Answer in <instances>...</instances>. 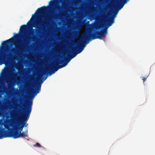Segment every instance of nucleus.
Listing matches in <instances>:
<instances>
[{
    "mask_svg": "<svg viewBox=\"0 0 155 155\" xmlns=\"http://www.w3.org/2000/svg\"><path fill=\"white\" fill-rule=\"evenodd\" d=\"M35 30L32 29L31 33L32 38H27L24 40L23 44L19 45L18 46H15V48H13L9 53L7 54L8 52V50L9 47V44L13 43L15 39L18 38L19 35L15 34V35L11 38L3 41L2 44V47L1 50L0 49V65L3 64H8L11 58L14 57V55L16 57L17 56H19L21 55L25 51V48L28 45L31 39L33 41L36 40V35L35 34Z\"/></svg>",
    "mask_w": 155,
    "mask_h": 155,
    "instance_id": "obj_1",
    "label": "nucleus"
},
{
    "mask_svg": "<svg viewBox=\"0 0 155 155\" xmlns=\"http://www.w3.org/2000/svg\"><path fill=\"white\" fill-rule=\"evenodd\" d=\"M32 101H29L27 103L21 115L22 120L19 121L18 118V114H14L13 119H11L10 126L12 127V130L10 131L18 130L21 132L25 126H27L28 124L26 121L28 120L32 110Z\"/></svg>",
    "mask_w": 155,
    "mask_h": 155,
    "instance_id": "obj_2",
    "label": "nucleus"
},
{
    "mask_svg": "<svg viewBox=\"0 0 155 155\" xmlns=\"http://www.w3.org/2000/svg\"><path fill=\"white\" fill-rule=\"evenodd\" d=\"M99 28L97 25L94 24L93 28L89 29L87 32L84 33L82 35L87 42H89V41L91 40L97 38L102 39V36L107 33V29H104L101 31L97 30Z\"/></svg>",
    "mask_w": 155,
    "mask_h": 155,
    "instance_id": "obj_3",
    "label": "nucleus"
},
{
    "mask_svg": "<svg viewBox=\"0 0 155 155\" xmlns=\"http://www.w3.org/2000/svg\"><path fill=\"white\" fill-rule=\"evenodd\" d=\"M89 42H87L82 35L81 39L79 40L77 42H74L75 47L71 49L72 52H69L68 53H71L72 54L70 55L73 58L78 54L81 53L84 49L86 45L88 44Z\"/></svg>",
    "mask_w": 155,
    "mask_h": 155,
    "instance_id": "obj_4",
    "label": "nucleus"
},
{
    "mask_svg": "<svg viewBox=\"0 0 155 155\" xmlns=\"http://www.w3.org/2000/svg\"><path fill=\"white\" fill-rule=\"evenodd\" d=\"M59 15L58 14H55L53 12L51 13V15L48 18L46 21H44L42 23L39 21L36 24L37 29L36 31L37 34H38L41 32L43 29L46 28V27L48 26L51 23L53 22L55 20H57L59 18Z\"/></svg>",
    "mask_w": 155,
    "mask_h": 155,
    "instance_id": "obj_5",
    "label": "nucleus"
},
{
    "mask_svg": "<svg viewBox=\"0 0 155 155\" xmlns=\"http://www.w3.org/2000/svg\"><path fill=\"white\" fill-rule=\"evenodd\" d=\"M28 132L27 130L22 132L16 130L14 131H8L7 130V132L5 133V137H11L14 139L20 137H25L28 136Z\"/></svg>",
    "mask_w": 155,
    "mask_h": 155,
    "instance_id": "obj_6",
    "label": "nucleus"
},
{
    "mask_svg": "<svg viewBox=\"0 0 155 155\" xmlns=\"http://www.w3.org/2000/svg\"><path fill=\"white\" fill-rule=\"evenodd\" d=\"M3 70V72L2 74V76L5 79L7 83L10 80L9 76L11 77V79L13 80L16 79L18 77V72H15L14 73H13L15 71L14 69H13L11 72L12 73L11 74L9 73L10 72L8 68H7Z\"/></svg>",
    "mask_w": 155,
    "mask_h": 155,
    "instance_id": "obj_7",
    "label": "nucleus"
},
{
    "mask_svg": "<svg viewBox=\"0 0 155 155\" xmlns=\"http://www.w3.org/2000/svg\"><path fill=\"white\" fill-rule=\"evenodd\" d=\"M127 2V1L126 0H124L123 2L122 3L121 2L117 3V10H116V12L114 13L115 15H116L118 11L120 10L124 6V4ZM114 15L113 16H112L108 20H107V25L108 27H109L111 26L112 24L114 22V18L115 17Z\"/></svg>",
    "mask_w": 155,
    "mask_h": 155,
    "instance_id": "obj_8",
    "label": "nucleus"
},
{
    "mask_svg": "<svg viewBox=\"0 0 155 155\" xmlns=\"http://www.w3.org/2000/svg\"><path fill=\"white\" fill-rule=\"evenodd\" d=\"M56 71L52 67L47 68H45L44 71H43L40 74H39V77L40 78H42L45 74H49L50 76L54 74Z\"/></svg>",
    "mask_w": 155,
    "mask_h": 155,
    "instance_id": "obj_9",
    "label": "nucleus"
},
{
    "mask_svg": "<svg viewBox=\"0 0 155 155\" xmlns=\"http://www.w3.org/2000/svg\"><path fill=\"white\" fill-rule=\"evenodd\" d=\"M72 58L70 55H68V58H66L64 59L59 60V61H57V63L58 64L63 63L62 65L64 67L68 64V63Z\"/></svg>",
    "mask_w": 155,
    "mask_h": 155,
    "instance_id": "obj_10",
    "label": "nucleus"
},
{
    "mask_svg": "<svg viewBox=\"0 0 155 155\" xmlns=\"http://www.w3.org/2000/svg\"><path fill=\"white\" fill-rule=\"evenodd\" d=\"M58 61L59 60H57L56 61V63H53L52 64V67L53 68L55 71H57L59 69L62 68L64 67L62 64L58 65L59 64H58L57 63V61Z\"/></svg>",
    "mask_w": 155,
    "mask_h": 155,
    "instance_id": "obj_11",
    "label": "nucleus"
},
{
    "mask_svg": "<svg viewBox=\"0 0 155 155\" xmlns=\"http://www.w3.org/2000/svg\"><path fill=\"white\" fill-rule=\"evenodd\" d=\"M41 84H38L36 87L35 90H33V93L34 95L35 96L37 94L39 93L40 91L41 90Z\"/></svg>",
    "mask_w": 155,
    "mask_h": 155,
    "instance_id": "obj_12",
    "label": "nucleus"
},
{
    "mask_svg": "<svg viewBox=\"0 0 155 155\" xmlns=\"http://www.w3.org/2000/svg\"><path fill=\"white\" fill-rule=\"evenodd\" d=\"M7 132V130H5L4 128L0 126V139L5 137V133Z\"/></svg>",
    "mask_w": 155,
    "mask_h": 155,
    "instance_id": "obj_13",
    "label": "nucleus"
},
{
    "mask_svg": "<svg viewBox=\"0 0 155 155\" xmlns=\"http://www.w3.org/2000/svg\"><path fill=\"white\" fill-rule=\"evenodd\" d=\"M27 28V26L26 25H22L20 27L19 33L20 32L21 33H24L26 31Z\"/></svg>",
    "mask_w": 155,
    "mask_h": 155,
    "instance_id": "obj_14",
    "label": "nucleus"
},
{
    "mask_svg": "<svg viewBox=\"0 0 155 155\" xmlns=\"http://www.w3.org/2000/svg\"><path fill=\"white\" fill-rule=\"evenodd\" d=\"M2 88L3 90H4L6 89V87L4 83L1 84Z\"/></svg>",
    "mask_w": 155,
    "mask_h": 155,
    "instance_id": "obj_15",
    "label": "nucleus"
},
{
    "mask_svg": "<svg viewBox=\"0 0 155 155\" xmlns=\"http://www.w3.org/2000/svg\"><path fill=\"white\" fill-rule=\"evenodd\" d=\"M33 146L34 147H41V145L38 143H37L33 145Z\"/></svg>",
    "mask_w": 155,
    "mask_h": 155,
    "instance_id": "obj_16",
    "label": "nucleus"
},
{
    "mask_svg": "<svg viewBox=\"0 0 155 155\" xmlns=\"http://www.w3.org/2000/svg\"><path fill=\"white\" fill-rule=\"evenodd\" d=\"M47 78V76L46 75L45 77H44L42 79V81H41V83H42L44 81H45Z\"/></svg>",
    "mask_w": 155,
    "mask_h": 155,
    "instance_id": "obj_17",
    "label": "nucleus"
},
{
    "mask_svg": "<svg viewBox=\"0 0 155 155\" xmlns=\"http://www.w3.org/2000/svg\"><path fill=\"white\" fill-rule=\"evenodd\" d=\"M33 22V21L32 20H30L27 23V25H28V23H30V24H32Z\"/></svg>",
    "mask_w": 155,
    "mask_h": 155,
    "instance_id": "obj_18",
    "label": "nucleus"
},
{
    "mask_svg": "<svg viewBox=\"0 0 155 155\" xmlns=\"http://www.w3.org/2000/svg\"><path fill=\"white\" fill-rule=\"evenodd\" d=\"M4 127L5 128L8 129L9 126L5 124L4 125Z\"/></svg>",
    "mask_w": 155,
    "mask_h": 155,
    "instance_id": "obj_19",
    "label": "nucleus"
},
{
    "mask_svg": "<svg viewBox=\"0 0 155 155\" xmlns=\"http://www.w3.org/2000/svg\"><path fill=\"white\" fill-rule=\"evenodd\" d=\"M80 9L81 11H83V5L81 7L79 8Z\"/></svg>",
    "mask_w": 155,
    "mask_h": 155,
    "instance_id": "obj_20",
    "label": "nucleus"
},
{
    "mask_svg": "<svg viewBox=\"0 0 155 155\" xmlns=\"http://www.w3.org/2000/svg\"><path fill=\"white\" fill-rule=\"evenodd\" d=\"M141 78H142V80L143 81H145V80L146 79V78H145L144 77H142Z\"/></svg>",
    "mask_w": 155,
    "mask_h": 155,
    "instance_id": "obj_21",
    "label": "nucleus"
},
{
    "mask_svg": "<svg viewBox=\"0 0 155 155\" xmlns=\"http://www.w3.org/2000/svg\"><path fill=\"white\" fill-rule=\"evenodd\" d=\"M8 86L9 87H11L12 86V84H8Z\"/></svg>",
    "mask_w": 155,
    "mask_h": 155,
    "instance_id": "obj_22",
    "label": "nucleus"
},
{
    "mask_svg": "<svg viewBox=\"0 0 155 155\" xmlns=\"http://www.w3.org/2000/svg\"><path fill=\"white\" fill-rule=\"evenodd\" d=\"M20 104H19L18 105V106L19 107L20 109H21V108H22V107L21 106H20Z\"/></svg>",
    "mask_w": 155,
    "mask_h": 155,
    "instance_id": "obj_23",
    "label": "nucleus"
},
{
    "mask_svg": "<svg viewBox=\"0 0 155 155\" xmlns=\"http://www.w3.org/2000/svg\"><path fill=\"white\" fill-rule=\"evenodd\" d=\"M86 5H87V4L86 3H84V5L85 6V7H84L85 8H86Z\"/></svg>",
    "mask_w": 155,
    "mask_h": 155,
    "instance_id": "obj_24",
    "label": "nucleus"
},
{
    "mask_svg": "<svg viewBox=\"0 0 155 155\" xmlns=\"http://www.w3.org/2000/svg\"><path fill=\"white\" fill-rule=\"evenodd\" d=\"M72 9H73V10H74H74H75V9H74V8H72Z\"/></svg>",
    "mask_w": 155,
    "mask_h": 155,
    "instance_id": "obj_25",
    "label": "nucleus"
}]
</instances>
